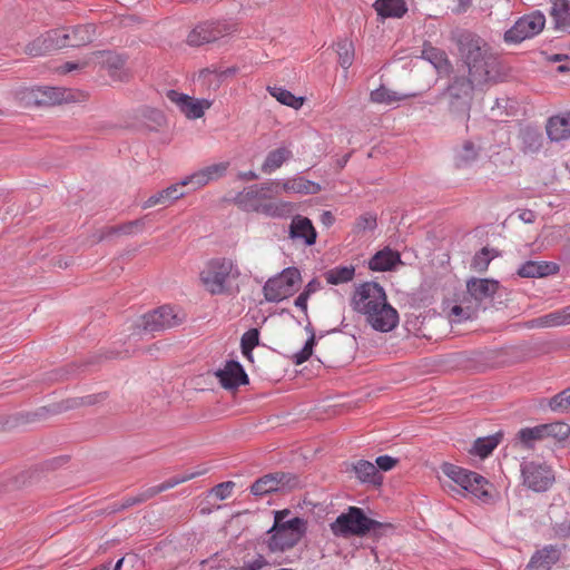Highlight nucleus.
Masks as SVG:
<instances>
[{"label":"nucleus","mask_w":570,"mask_h":570,"mask_svg":"<svg viewBox=\"0 0 570 570\" xmlns=\"http://www.w3.org/2000/svg\"><path fill=\"white\" fill-rule=\"evenodd\" d=\"M458 47L468 79H455L449 91L454 97H468L475 87L494 82L499 76V60L491 47L481 37L463 32L459 36Z\"/></svg>","instance_id":"f257e3e1"},{"label":"nucleus","mask_w":570,"mask_h":570,"mask_svg":"<svg viewBox=\"0 0 570 570\" xmlns=\"http://www.w3.org/2000/svg\"><path fill=\"white\" fill-rule=\"evenodd\" d=\"M306 530V520L295 517L291 510L274 511V523L267 531V548L271 552H284L296 546Z\"/></svg>","instance_id":"f03ea898"},{"label":"nucleus","mask_w":570,"mask_h":570,"mask_svg":"<svg viewBox=\"0 0 570 570\" xmlns=\"http://www.w3.org/2000/svg\"><path fill=\"white\" fill-rule=\"evenodd\" d=\"M240 275L238 266L229 258L209 261L200 272V282L205 289L213 295L227 291L228 285Z\"/></svg>","instance_id":"7ed1b4c3"},{"label":"nucleus","mask_w":570,"mask_h":570,"mask_svg":"<svg viewBox=\"0 0 570 570\" xmlns=\"http://www.w3.org/2000/svg\"><path fill=\"white\" fill-rule=\"evenodd\" d=\"M382 528H391V524L382 523L368 518L361 508L350 507L346 512L340 514L331 523V530L335 535H365L370 531H376Z\"/></svg>","instance_id":"20e7f679"},{"label":"nucleus","mask_w":570,"mask_h":570,"mask_svg":"<svg viewBox=\"0 0 570 570\" xmlns=\"http://www.w3.org/2000/svg\"><path fill=\"white\" fill-rule=\"evenodd\" d=\"M442 472L452 482L458 484L461 490L471 495L480 500H487L490 497L488 491L489 481L481 474L451 463H444L442 465Z\"/></svg>","instance_id":"39448f33"},{"label":"nucleus","mask_w":570,"mask_h":570,"mask_svg":"<svg viewBox=\"0 0 570 570\" xmlns=\"http://www.w3.org/2000/svg\"><path fill=\"white\" fill-rule=\"evenodd\" d=\"M237 24L229 20L206 21L196 26L187 36L189 46H203L233 36Z\"/></svg>","instance_id":"423d86ee"},{"label":"nucleus","mask_w":570,"mask_h":570,"mask_svg":"<svg viewBox=\"0 0 570 570\" xmlns=\"http://www.w3.org/2000/svg\"><path fill=\"white\" fill-rule=\"evenodd\" d=\"M301 273L297 268H285L265 283L263 287L264 296L268 302H281L297 291Z\"/></svg>","instance_id":"0eeeda50"},{"label":"nucleus","mask_w":570,"mask_h":570,"mask_svg":"<svg viewBox=\"0 0 570 570\" xmlns=\"http://www.w3.org/2000/svg\"><path fill=\"white\" fill-rule=\"evenodd\" d=\"M279 196L276 179L244 188L235 196V204L243 210L255 212L264 203V199H272Z\"/></svg>","instance_id":"6e6552de"},{"label":"nucleus","mask_w":570,"mask_h":570,"mask_svg":"<svg viewBox=\"0 0 570 570\" xmlns=\"http://www.w3.org/2000/svg\"><path fill=\"white\" fill-rule=\"evenodd\" d=\"M385 302L387 297L384 288L377 283L366 282L356 287L351 305L355 312L366 315Z\"/></svg>","instance_id":"1a4fd4ad"},{"label":"nucleus","mask_w":570,"mask_h":570,"mask_svg":"<svg viewBox=\"0 0 570 570\" xmlns=\"http://www.w3.org/2000/svg\"><path fill=\"white\" fill-rule=\"evenodd\" d=\"M523 484L534 492L547 491L554 482L552 469L538 461H524L521 463Z\"/></svg>","instance_id":"9d476101"},{"label":"nucleus","mask_w":570,"mask_h":570,"mask_svg":"<svg viewBox=\"0 0 570 570\" xmlns=\"http://www.w3.org/2000/svg\"><path fill=\"white\" fill-rule=\"evenodd\" d=\"M546 24V18L540 11H534L519 18L514 24L504 32V40L509 43H520L539 35Z\"/></svg>","instance_id":"9b49d317"},{"label":"nucleus","mask_w":570,"mask_h":570,"mask_svg":"<svg viewBox=\"0 0 570 570\" xmlns=\"http://www.w3.org/2000/svg\"><path fill=\"white\" fill-rule=\"evenodd\" d=\"M166 97L189 120L202 118L214 102L212 99L196 98L174 89L168 90Z\"/></svg>","instance_id":"f8f14e48"},{"label":"nucleus","mask_w":570,"mask_h":570,"mask_svg":"<svg viewBox=\"0 0 570 570\" xmlns=\"http://www.w3.org/2000/svg\"><path fill=\"white\" fill-rule=\"evenodd\" d=\"M296 484L295 478L286 473H269L257 479L250 485V493L255 497H264L273 492L293 488Z\"/></svg>","instance_id":"ddd939ff"},{"label":"nucleus","mask_w":570,"mask_h":570,"mask_svg":"<svg viewBox=\"0 0 570 570\" xmlns=\"http://www.w3.org/2000/svg\"><path fill=\"white\" fill-rule=\"evenodd\" d=\"M364 316L371 327L381 333L391 332L399 324V313L389 302L375 307L374 312L371 311Z\"/></svg>","instance_id":"4468645a"},{"label":"nucleus","mask_w":570,"mask_h":570,"mask_svg":"<svg viewBox=\"0 0 570 570\" xmlns=\"http://www.w3.org/2000/svg\"><path fill=\"white\" fill-rule=\"evenodd\" d=\"M181 318L171 306H161L144 315V328L148 332H159L180 324Z\"/></svg>","instance_id":"2eb2a0df"},{"label":"nucleus","mask_w":570,"mask_h":570,"mask_svg":"<svg viewBox=\"0 0 570 570\" xmlns=\"http://www.w3.org/2000/svg\"><path fill=\"white\" fill-rule=\"evenodd\" d=\"M288 236L296 243L312 246L316 242L317 233L309 218L295 215L289 224Z\"/></svg>","instance_id":"dca6fc26"},{"label":"nucleus","mask_w":570,"mask_h":570,"mask_svg":"<svg viewBox=\"0 0 570 570\" xmlns=\"http://www.w3.org/2000/svg\"><path fill=\"white\" fill-rule=\"evenodd\" d=\"M228 168V163L206 166L181 179V185H191L193 189L202 188L210 181L222 178Z\"/></svg>","instance_id":"f3484780"},{"label":"nucleus","mask_w":570,"mask_h":570,"mask_svg":"<svg viewBox=\"0 0 570 570\" xmlns=\"http://www.w3.org/2000/svg\"><path fill=\"white\" fill-rule=\"evenodd\" d=\"M278 194L314 195L322 190L320 184L308 180L299 175L286 179H276Z\"/></svg>","instance_id":"a211bd4d"},{"label":"nucleus","mask_w":570,"mask_h":570,"mask_svg":"<svg viewBox=\"0 0 570 570\" xmlns=\"http://www.w3.org/2000/svg\"><path fill=\"white\" fill-rule=\"evenodd\" d=\"M216 376L218 377L222 386L228 390H233L248 383V376L244 367L236 361H228L224 368L216 372Z\"/></svg>","instance_id":"6ab92c4d"},{"label":"nucleus","mask_w":570,"mask_h":570,"mask_svg":"<svg viewBox=\"0 0 570 570\" xmlns=\"http://www.w3.org/2000/svg\"><path fill=\"white\" fill-rule=\"evenodd\" d=\"M469 295L475 302L492 299L500 289V283L492 278H471L466 282Z\"/></svg>","instance_id":"aec40b11"},{"label":"nucleus","mask_w":570,"mask_h":570,"mask_svg":"<svg viewBox=\"0 0 570 570\" xmlns=\"http://www.w3.org/2000/svg\"><path fill=\"white\" fill-rule=\"evenodd\" d=\"M561 550L558 546L548 544L542 549L537 550L529 563L527 564L528 570H551L552 567L560 560Z\"/></svg>","instance_id":"412c9836"},{"label":"nucleus","mask_w":570,"mask_h":570,"mask_svg":"<svg viewBox=\"0 0 570 570\" xmlns=\"http://www.w3.org/2000/svg\"><path fill=\"white\" fill-rule=\"evenodd\" d=\"M205 472H206V470H200V471H196V472H191V473H185L181 475H175V476L164 481L163 483H160L158 485L149 487V488L140 491L137 494L142 503V502H146L147 500L154 498L155 495H157L164 491H167L169 489H173L174 487H176L180 483H184L188 480H191L198 475H202Z\"/></svg>","instance_id":"4be33fe9"},{"label":"nucleus","mask_w":570,"mask_h":570,"mask_svg":"<svg viewBox=\"0 0 570 570\" xmlns=\"http://www.w3.org/2000/svg\"><path fill=\"white\" fill-rule=\"evenodd\" d=\"M570 307L569 305L553 311L551 313L544 314L537 318H533L528 322V327L530 328H548V327H558L570 324Z\"/></svg>","instance_id":"5701e85b"},{"label":"nucleus","mask_w":570,"mask_h":570,"mask_svg":"<svg viewBox=\"0 0 570 570\" xmlns=\"http://www.w3.org/2000/svg\"><path fill=\"white\" fill-rule=\"evenodd\" d=\"M37 105H56L70 99V92L62 88L38 87L30 91Z\"/></svg>","instance_id":"b1692460"},{"label":"nucleus","mask_w":570,"mask_h":570,"mask_svg":"<svg viewBox=\"0 0 570 570\" xmlns=\"http://www.w3.org/2000/svg\"><path fill=\"white\" fill-rule=\"evenodd\" d=\"M402 264L401 255L397 250L385 247L376 252L368 262V267L374 272H386Z\"/></svg>","instance_id":"393cba45"},{"label":"nucleus","mask_w":570,"mask_h":570,"mask_svg":"<svg viewBox=\"0 0 570 570\" xmlns=\"http://www.w3.org/2000/svg\"><path fill=\"white\" fill-rule=\"evenodd\" d=\"M547 135L552 141H563L570 138V112L552 116L549 118Z\"/></svg>","instance_id":"a878e982"},{"label":"nucleus","mask_w":570,"mask_h":570,"mask_svg":"<svg viewBox=\"0 0 570 570\" xmlns=\"http://www.w3.org/2000/svg\"><path fill=\"white\" fill-rule=\"evenodd\" d=\"M559 266L553 262L528 261L520 265L517 274L520 277H544L558 273Z\"/></svg>","instance_id":"bb28decb"},{"label":"nucleus","mask_w":570,"mask_h":570,"mask_svg":"<svg viewBox=\"0 0 570 570\" xmlns=\"http://www.w3.org/2000/svg\"><path fill=\"white\" fill-rule=\"evenodd\" d=\"M292 158V149L288 146H279L266 155L261 169L264 174H273Z\"/></svg>","instance_id":"cd10ccee"},{"label":"nucleus","mask_w":570,"mask_h":570,"mask_svg":"<svg viewBox=\"0 0 570 570\" xmlns=\"http://www.w3.org/2000/svg\"><path fill=\"white\" fill-rule=\"evenodd\" d=\"M480 148L472 141H465L454 150L453 163L459 169L472 167L479 159Z\"/></svg>","instance_id":"c85d7f7f"},{"label":"nucleus","mask_w":570,"mask_h":570,"mask_svg":"<svg viewBox=\"0 0 570 570\" xmlns=\"http://www.w3.org/2000/svg\"><path fill=\"white\" fill-rule=\"evenodd\" d=\"M63 33L68 35L66 41L67 47H80L92 41L95 36V28L91 24L77 26L72 28H60Z\"/></svg>","instance_id":"c756f323"},{"label":"nucleus","mask_w":570,"mask_h":570,"mask_svg":"<svg viewBox=\"0 0 570 570\" xmlns=\"http://www.w3.org/2000/svg\"><path fill=\"white\" fill-rule=\"evenodd\" d=\"M550 13L553 18L556 29L570 31V1L551 0Z\"/></svg>","instance_id":"7c9ffc66"},{"label":"nucleus","mask_w":570,"mask_h":570,"mask_svg":"<svg viewBox=\"0 0 570 570\" xmlns=\"http://www.w3.org/2000/svg\"><path fill=\"white\" fill-rule=\"evenodd\" d=\"M353 469L361 482L374 485H380L382 483V476L374 463L366 460H360L354 464Z\"/></svg>","instance_id":"2f4dec72"},{"label":"nucleus","mask_w":570,"mask_h":570,"mask_svg":"<svg viewBox=\"0 0 570 570\" xmlns=\"http://www.w3.org/2000/svg\"><path fill=\"white\" fill-rule=\"evenodd\" d=\"M373 7L382 18H401L407 10L404 0H376Z\"/></svg>","instance_id":"473e14b6"},{"label":"nucleus","mask_w":570,"mask_h":570,"mask_svg":"<svg viewBox=\"0 0 570 570\" xmlns=\"http://www.w3.org/2000/svg\"><path fill=\"white\" fill-rule=\"evenodd\" d=\"M196 81L207 91L218 90L224 82L219 73V67L217 66H210L199 70Z\"/></svg>","instance_id":"72a5a7b5"},{"label":"nucleus","mask_w":570,"mask_h":570,"mask_svg":"<svg viewBox=\"0 0 570 570\" xmlns=\"http://www.w3.org/2000/svg\"><path fill=\"white\" fill-rule=\"evenodd\" d=\"M255 212L273 218H284L293 212V204L284 200L264 203Z\"/></svg>","instance_id":"f704fd0d"},{"label":"nucleus","mask_w":570,"mask_h":570,"mask_svg":"<svg viewBox=\"0 0 570 570\" xmlns=\"http://www.w3.org/2000/svg\"><path fill=\"white\" fill-rule=\"evenodd\" d=\"M521 150L524 154H535L540 150L542 145L541 134L531 128H525L520 132Z\"/></svg>","instance_id":"c9c22d12"},{"label":"nucleus","mask_w":570,"mask_h":570,"mask_svg":"<svg viewBox=\"0 0 570 570\" xmlns=\"http://www.w3.org/2000/svg\"><path fill=\"white\" fill-rule=\"evenodd\" d=\"M98 63L106 67L111 75L121 70L125 65V59L114 51H99L95 55Z\"/></svg>","instance_id":"e433bc0d"},{"label":"nucleus","mask_w":570,"mask_h":570,"mask_svg":"<svg viewBox=\"0 0 570 570\" xmlns=\"http://www.w3.org/2000/svg\"><path fill=\"white\" fill-rule=\"evenodd\" d=\"M414 95H401L396 91H393L384 86L373 90L371 92V100L375 104H384L391 105L394 102H399L406 98L413 97Z\"/></svg>","instance_id":"4c0bfd02"},{"label":"nucleus","mask_w":570,"mask_h":570,"mask_svg":"<svg viewBox=\"0 0 570 570\" xmlns=\"http://www.w3.org/2000/svg\"><path fill=\"white\" fill-rule=\"evenodd\" d=\"M335 46L338 56V63L343 69L347 70L354 61V45L350 39L344 38L340 39Z\"/></svg>","instance_id":"58836bf2"},{"label":"nucleus","mask_w":570,"mask_h":570,"mask_svg":"<svg viewBox=\"0 0 570 570\" xmlns=\"http://www.w3.org/2000/svg\"><path fill=\"white\" fill-rule=\"evenodd\" d=\"M268 92L281 104L299 109L303 106L304 99L294 96L291 91L282 87H268Z\"/></svg>","instance_id":"ea45409f"},{"label":"nucleus","mask_w":570,"mask_h":570,"mask_svg":"<svg viewBox=\"0 0 570 570\" xmlns=\"http://www.w3.org/2000/svg\"><path fill=\"white\" fill-rule=\"evenodd\" d=\"M547 439L563 442L570 436V425L564 422H552L543 424Z\"/></svg>","instance_id":"a19ab883"},{"label":"nucleus","mask_w":570,"mask_h":570,"mask_svg":"<svg viewBox=\"0 0 570 570\" xmlns=\"http://www.w3.org/2000/svg\"><path fill=\"white\" fill-rule=\"evenodd\" d=\"M355 269L353 266H338L326 272L327 283L337 285L347 283L353 279Z\"/></svg>","instance_id":"79ce46f5"},{"label":"nucleus","mask_w":570,"mask_h":570,"mask_svg":"<svg viewBox=\"0 0 570 570\" xmlns=\"http://www.w3.org/2000/svg\"><path fill=\"white\" fill-rule=\"evenodd\" d=\"M518 438L520 442L528 449L532 448L535 441L547 439L543 424L520 430Z\"/></svg>","instance_id":"37998d69"},{"label":"nucleus","mask_w":570,"mask_h":570,"mask_svg":"<svg viewBox=\"0 0 570 570\" xmlns=\"http://www.w3.org/2000/svg\"><path fill=\"white\" fill-rule=\"evenodd\" d=\"M42 38L46 39L45 46L48 47V53L61 48H66L68 43V41H66L68 35L63 33V30L60 29H53L45 32Z\"/></svg>","instance_id":"c03bdc74"},{"label":"nucleus","mask_w":570,"mask_h":570,"mask_svg":"<svg viewBox=\"0 0 570 570\" xmlns=\"http://www.w3.org/2000/svg\"><path fill=\"white\" fill-rule=\"evenodd\" d=\"M498 436L479 438L474 441L471 452L480 458H487L498 446Z\"/></svg>","instance_id":"a18cd8bd"},{"label":"nucleus","mask_w":570,"mask_h":570,"mask_svg":"<svg viewBox=\"0 0 570 570\" xmlns=\"http://www.w3.org/2000/svg\"><path fill=\"white\" fill-rule=\"evenodd\" d=\"M495 256L497 252L494 249L483 247L473 256L471 262V268L478 273L485 272L489 267V264Z\"/></svg>","instance_id":"49530a36"},{"label":"nucleus","mask_w":570,"mask_h":570,"mask_svg":"<svg viewBox=\"0 0 570 570\" xmlns=\"http://www.w3.org/2000/svg\"><path fill=\"white\" fill-rule=\"evenodd\" d=\"M422 58L431 62L439 70L446 68L449 65L446 53L433 47L424 48L422 50Z\"/></svg>","instance_id":"de8ad7c7"},{"label":"nucleus","mask_w":570,"mask_h":570,"mask_svg":"<svg viewBox=\"0 0 570 570\" xmlns=\"http://www.w3.org/2000/svg\"><path fill=\"white\" fill-rule=\"evenodd\" d=\"M259 343V332L256 328H250L247 332H245L240 340V347L243 355L252 360L253 358V350L255 346H257Z\"/></svg>","instance_id":"09e8293b"},{"label":"nucleus","mask_w":570,"mask_h":570,"mask_svg":"<svg viewBox=\"0 0 570 570\" xmlns=\"http://www.w3.org/2000/svg\"><path fill=\"white\" fill-rule=\"evenodd\" d=\"M549 406L556 412H570V387L554 395L549 401Z\"/></svg>","instance_id":"8fccbe9b"},{"label":"nucleus","mask_w":570,"mask_h":570,"mask_svg":"<svg viewBox=\"0 0 570 570\" xmlns=\"http://www.w3.org/2000/svg\"><path fill=\"white\" fill-rule=\"evenodd\" d=\"M150 223V215L128 222L119 227V232L126 235L137 234L144 230V228Z\"/></svg>","instance_id":"3c124183"},{"label":"nucleus","mask_w":570,"mask_h":570,"mask_svg":"<svg viewBox=\"0 0 570 570\" xmlns=\"http://www.w3.org/2000/svg\"><path fill=\"white\" fill-rule=\"evenodd\" d=\"M314 345H315V334H312V336H308V338L305 342L302 350L293 355L294 363L299 365V364H303L304 362H306L313 353Z\"/></svg>","instance_id":"603ef678"},{"label":"nucleus","mask_w":570,"mask_h":570,"mask_svg":"<svg viewBox=\"0 0 570 570\" xmlns=\"http://www.w3.org/2000/svg\"><path fill=\"white\" fill-rule=\"evenodd\" d=\"M46 39L42 35L26 46L24 52L32 57H40L48 53V47L45 46Z\"/></svg>","instance_id":"864d4df0"},{"label":"nucleus","mask_w":570,"mask_h":570,"mask_svg":"<svg viewBox=\"0 0 570 570\" xmlns=\"http://www.w3.org/2000/svg\"><path fill=\"white\" fill-rule=\"evenodd\" d=\"M376 225V216L367 213L356 220L355 228L357 232H366L375 229Z\"/></svg>","instance_id":"5fc2aeb1"},{"label":"nucleus","mask_w":570,"mask_h":570,"mask_svg":"<svg viewBox=\"0 0 570 570\" xmlns=\"http://www.w3.org/2000/svg\"><path fill=\"white\" fill-rule=\"evenodd\" d=\"M156 205H164V206H168L170 205L169 200L167 199L166 195H165V190H160L158 193H156L155 195H151L148 199H146L142 204H141V208L142 209H147V208H151Z\"/></svg>","instance_id":"6e6d98bb"},{"label":"nucleus","mask_w":570,"mask_h":570,"mask_svg":"<svg viewBox=\"0 0 570 570\" xmlns=\"http://www.w3.org/2000/svg\"><path fill=\"white\" fill-rule=\"evenodd\" d=\"M234 485L232 481L222 482L213 488V494L218 500H225L230 497Z\"/></svg>","instance_id":"4d7b16f0"},{"label":"nucleus","mask_w":570,"mask_h":570,"mask_svg":"<svg viewBox=\"0 0 570 570\" xmlns=\"http://www.w3.org/2000/svg\"><path fill=\"white\" fill-rule=\"evenodd\" d=\"M185 186L186 185H181V180H180L179 183L173 184L164 189L165 195L170 204L185 196V191H183V189H181Z\"/></svg>","instance_id":"13d9d810"},{"label":"nucleus","mask_w":570,"mask_h":570,"mask_svg":"<svg viewBox=\"0 0 570 570\" xmlns=\"http://www.w3.org/2000/svg\"><path fill=\"white\" fill-rule=\"evenodd\" d=\"M267 566L264 556L257 554L254 559L245 561L237 570H261Z\"/></svg>","instance_id":"bf43d9fd"},{"label":"nucleus","mask_w":570,"mask_h":570,"mask_svg":"<svg viewBox=\"0 0 570 570\" xmlns=\"http://www.w3.org/2000/svg\"><path fill=\"white\" fill-rule=\"evenodd\" d=\"M375 463L377 470L390 471L396 465L397 459L390 455H380L376 458Z\"/></svg>","instance_id":"052dcab7"},{"label":"nucleus","mask_w":570,"mask_h":570,"mask_svg":"<svg viewBox=\"0 0 570 570\" xmlns=\"http://www.w3.org/2000/svg\"><path fill=\"white\" fill-rule=\"evenodd\" d=\"M141 501L138 497V494L129 495L122 499L120 509H127L136 504H140Z\"/></svg>","instance_id":"680f3d73"},{"label":"nucleus","mask_w":570,"mask_h":570,"mask_svg":"<svg viewBox=\"0 0 570 570\" xmlns=\"http://www.w3.org/2000/svg\"><path fill=\"white\" fill-rule=\"evenodd\" d=\"M307 301L308 297L306 294L301 293L294 302L295 306L302 309L305 315H307Z\"/></svg>","instance_id":"e2e57ef3"},{"label":"nucleus","mask_w":570,"mask_h":570,"mask_svg":"<svg viewBox=\"0 0 570 570\" xmlns=\"http://www.w3.org/2000/svg\"><path fill=\"white\" fill-rule=\"evenodd\" d=\"M557 534L562 538H570V522H563L557 527Z\"/></svg>","instance_id":"0e129e2a"},{"label":"nucleus","mask_w":570,"mask_h":570,"mask_svg":"<svg viewBox=\"0 0 570 570\" xmlns=\"http://www.w3.org/2000/svg\"><path fill=\"white\" fill-rule=\"evenodd\" d=\"M451 314L459 317V320H466L470 317V314L464 311L463 307L459 305H454L451 309Z\"/></svg>","instance_id":"69168bd1"},{"label":"nucleus","mask_w":570,"mask_h":570,"mask_svg":"<svg viewBox=\"0 0 570 570\" xmlns=\"http://www.w3.org/2000/svg\"><path fill=\"white\" fill-rule=\"evenodd\" d=\"M238 71V68L233 66V67H228V68H225V69H222L219 68V73L223 78V80L225 81L227 78H230L233 76H235Z\"/></svg>","instance_id":"338daca9"},{"label":"nucleus","mask_w":570,"mask_h":570,"mask_svg":"<svg viewBox=\"0 0 570 570\" xmlns=\"http://www.w3.org/2000/svg\"><path fill=\"white\" fill-rule=\"evenodd\" d=\"M472 4V0H458L456 8L454 9V12L456 13H463L465 12Z\"/></svg>","instance_id":"774afa93"}]
</instances>
